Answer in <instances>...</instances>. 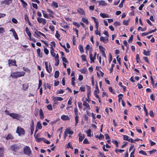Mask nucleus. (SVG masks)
Wrapping results in <instances>:
<instances>
[{"mask_svg": "<svg viewBox=\"0 0 157 157\" xmlns=\"http://www.w3.org/2000/svg\"><path fill=\"white\" fill-rule=\"evenodd\" d=\"M42 13H43V14L44 17H45L46 18H49V16L47 14L45 13H44V11L43 10H42Z\"/></svg>", "mask_w": 157, "mask_h": 157, "instance_id": "nucleus-42", "label": "nucleus"}, {"mask_svg": "<svg viewBox=\"0 0 157 157\" xmlns=\"http://www.w3.org/2000/svg\"><path fill=\"white\" fill-rule=\"evenodd\" d=\"M143 54L146 56H148L150 55L149 52L148 51H147L145 50H144Z\"/></svg>", "mask_w": 157, "mask_h": 157, "instance_id": "nucleus-31", "label": "nucleus"}, {"mask_svg": "<svg viewBox=\"0 0 157 157\" xmlns=\"http://www.w3.org/2000/svg\"><path fill=\"white\" fill-rule=\"evenodd\" d=\"M36 128L39 129H41L42 128L41 124L40 122H38L37 123Z\"/></svg>", "mask_w": 157, "mask_h": 157, "instance_id": "nucleus-30", "label": "nucleus"}, {"mask_svg": "<svg viewBox=\"0 0 157 157\" xmlns=\"http://www.w3.org/2000/svg\"><path fill=\"white\" fill-rule=\"evenodd\" d=\"M73 133V132L71 131L70 129L67 128L64 132V133L65 135V136H64L65 138L66 137V136L67 134L72 135Z\"/></svg>", "mask_w": 157, "mask_h": 157, "instance_id": "nucleus-9", "label": "nucleus"}, {"mask_svg": "<svg viewBox=\"0 0 157 157\" xmlns=\"http://www.w3.org/2000/svg\"><path fill=\"white\" fill-rule=\"evenodd\" d=\"M4 149V148L2 147H0V157L3 156Z\"/></svg>", "mask_w": 157, "mask_h": 157, "instance_id": "nucleus-17", "label": "nucleus"}, {"mask_svg": "<svg viewBox=\"0 0 157 157\" xmlns=\"http://www.w3.org/2000/svg\"><path fill=\"white\" fill-rule=\"evenodd\" d=\"M44 53L46 55L48 54L49 53V51H48V50L45 48H44Z\"/></svg>", "mask_w": 157, "mask_h": 157, "instance_id": "nucleus-54", "label": "nucleus"}, {"mask_svg": "<svg viewBox=\"0 0 157 157\" xmlns=\"http://www.w3.org/2000/svg\"><path fill=\"white\" fill-rule=\"evenodd\" d=\"M73 24L75 26H76L78 28H79L80 26V25L78 23L76 22H73Z\"/></svg>", "mask_w": 157, "mask_h": 157, "instance_id": "nucleus-48", "label": "nucleus"}, {"mask_svg": "<svg viewBox=\"0 0 157 157\" xmlns=\"http://www.w3.org/2000/svg\"><path fill=\"white\" fill-rule=\"evenodd\" d=\"M139 153L140 154H142L143 155H147V154L146 153V152L145 151H143V150H141V151H140L139 152Z\"/></svg>", "mask_w": 157, "mask_h": 157, "instance_id": "nucleus-40", "label": "nucleus"}, {"mask_svg": "<svg viewBox=\"0 0 157 157\" xmlns=\"http://www.w3.org/2000/svg\"><path fill=\"white\" fill-rule=\"evenodd\" d=\"M30 130L31 135H32L33 134L34 131V128H33V126L32 125H31Z\"/></svg>", "mask_w": 157, "mask_h": 157, "instance_id": "nucleus-41", "label": "nucleus"}, {"mask_svg": "<svg viewBox=\"0 0 157 157\" xmlns=\"http://www.w3.org/2000/svg\"><path fill=\"white\" fill-rule=\"evenodd\" d=\"M13 139V136L10 134H9L6 137V140L11 139Z\"/></svg>", "mask_w": 157, "mask_h": 157, "instance_id": "nucleus-32", "label": "nucleus"}, {"mask_svg": "<svg viewBox=\"0 0 157 157\" xmlns=\"http://www.w3.org/2000/svg\"><path fill=\"white\" fill-rule=\"evenodd\" d=\"M98 2L100 5L105 6L107 5V4L103 1H99Z\"/></svg>", "mask_w": 157, "mask_h": 157, "instance_id": "nucleus-27", "label": "nucleus"}, {"mask_svg": "<svg viewBox=\"0 0 157 157\" xmlns=\"http://www.w3.org/2000/svg\"><path fill=\"white\" fill-rule=\"evenodd\" d=\"M61 118L62 120L64 121L69 120H70V118L68 116L64 115L61 116Z\"/></svg>", "mask_w": 157, "mask_h": 157, "instance_id": "nucleus-15", "label": "nucleus"}, {"mask_svg": "<svg viewBox=\"0 0 157 157\" xmlns=\"http://www.w3.org/2000/svg\"><path fill=\"white\" fill-rule=\"evenodd\" d=\"M79 50H80V51L81 52V53H82L84 52L83 47L81 44H80L79 45Z\"/></svg>", "mask_w": 157, "mask_h": 157, "instance_id": "nucleus-38", "label": "nucleus"}, {"mask_svg": "<svg viewBox=\"0 0 157 157\" xmlns=\"http://www.w3.org/2000/svg\"><path fill=\"white\" fill-rule=\"evenodd\" d=\"M82 60L84 61H86V56L85 55H82L81 56Z\"/></svg>", "mask_w": 157, "mask_h": 157, "instance_id": "nucleus-49", "label": "nucleus"}, {"mask_svg": "<svg viewBox=\"0 0 157 157\" xmlns=\"http://www.w3.org/2000/svg\"><path fill=\"white\" fill-rule=\"evenodd\" d=\"M23 89L24 90H26L28 88V85L26 84H23L22 85Z\"/></svg>", "mask_w": 157, "mask_h": 157, "instance_id": "nucleus-34", "label": "nucleus"}, {"mask_svg": "<svg viewBox=\"0 0 157 157\" xmlns=\"http://www.w3.org/2000/svg\"><path fill=\"white\" fill-rule=\"evenodd\" d=\"M90 58L91 60L90 63H91L92 62H94V60L96 59L95 56L92 57V55L90 53Z\"/></svg>", "mask_w": 157, "mask_h": 157, "instance_id": "nucleus-19", "label": "nucleus"}, {"mask_svg": "<svg viewBox=\"0 0 157 157\" xmlns=\"http://www.w3.org/2000/svg\"><path fill=\"white\" fill-rule=\"evenodd\" d=\"M124 151V150H122V149H116L115 151V152L116 153H117V152H119L120 153H122V152H123Z\"/></svg>", "mask_w": 157, "mask_h": 157, "instance_id": "nucleus-44", "label": "nucleus"}, {"mask_svg": "<svg viewBox=\"0 0 157 157\" xmlns=\"http://www.w3.org/2000/svg\"><path fill=\"white\" fill-rule=\"evenodd\" d=\"M21 145L20 144H14L10 147L11 150L13 151L16 152L19 149L21 148Z\"/></svg>", "mask_w": 157, "mask_h": 157, "instance_id": "nucleus-3", "label": "nucleus"}, {"mask_svg": "<svg viewBox=\"0 0 157 157\" xmlns=\"http://www.w3.org/2000/svg\"><path fill=\"white\" fill-rule=\"evenodd\" d=\"M109 91L110 92H111L112 94H115V92L114 91H113V89L112 87H109Z\"/></svg>", "mask_w": 157, "mask_h": 157, "instance_id": "nucleus-50", "label": "nucleus"}, {"mask_svg": "<svg viewBox=\"0 0 157 157\" xmlns=\"http://www.w3.org/2000/svg\"><path fill=\"white\" fill-rule=\"evenodd\" d=\"M49 28L52 32H53L54 31V26H53L50 25Z\"/></svg>", "mask_w": 157, "mask_h": 157, "instance_id": "nucleus-56", "label": "nucleus"}, {"mask_svg": "<svg viewBox=\"0 0 157 157\" xmlns=\"http://www.w3.org/2000/svg\"><path fill=\"white\" fill-rule=\"evenodd\" d=\"M59 56L58 54H56V56H55L54 58L55 59V60L56 62V63L55 64V65L56 66H57L59 65Z\"/></svg>", "mask_w": 157, "mask_h": 157, "instance_id": "nucleus-10", "label": "nucleus"}, {"mask_svg": "<svg viewBox=\"0 0 157 157\" xmlns=\"http://www.w3.org/2000/svg\"><path fill=\"white\" fill-rule=\"evenodd\" d=\"M25 21H29V17L27 14L25 15Z\"/></svg>", "mask_w": 157, "mask_h": 157, "instance_id": "nucleus-58", "label": "nucleus"}, {"mask_svg": "<svg viewBox=\"0 0 157 157\" xmlns=\"http://www.w3.org/2000/svg\"><path fill=\"white\" fill-rule=\"evenodd\" d=\"M80 90L82 92H84L85 90V88L84 87L81 86L80 88Z\"/></svg>", "mask_w": 157, "mask_h": 157, "instance_id": "nucleus-63", "label": "nucleus"}, {"mask_svg": "<svg viewBox=\"0 0 157 157\" xmlns=\"http://www.w3.org/2000/svg\"><path fill=\"white\" fill-rule=\"evenodd\" d=\"M36 139L37 141L38 142H40L42 141H44V138H39L36 136Z\"/></svg>", "mask_w": 157, "mask_h": 157, "instance_id": "nucleus-26", "label": "nucleus"}, {"mask_svg": "<svg viewBox=\"0 0 157 157\" xmlns=\"http://www.w3.org/2000/svg\"><path fill=\"white\" fill-rule=\"evenodd\" d=\"M100 16L103 18L109 17L108 14L105 13H101Z\"/></svg>", "mask_w": 157, "mask_h": 157, "instance_id": "nucleus-22", "label": "nucleus"}, {"mask_svg": "<svg viewBox=\"0 0 157 157\" xmlns=\"http://www.w3.org/2000/svg\"><path fill=\"white\" fill-rule=\"evenodd\" d=\"M91 130L90 129H89L87 131H86V133L88 136H91Z\"/></svg>", "mask_w": 157, "mask_h": 157, "instance_id": "nucleus-36", "label": "nucleus"}, {"mask_svg": "<svg viewBox=\"0 0 157 157\" xmlns=\"http://www.w3.org/2000/svg\"><path fill=\"white\" fill-rule=\"evenodd\" d=\"M59 75V72L58 71H56L54 74V77L56 78H57Z\"/></svg>", "mask_w": 157, "mask_h": 157, "instance_id": "nucleus-25", "label": "nucleus"}, {"mask_svg": "<svg viewBox=\"0 0 157 157\" xmlns=\"http://www.w3.org/2000/svg\"><path fill=\"white\" fill-rule=\"evenodd\" d=\"M62 59L63 62H64L66 63H67L68 62L67 59L65 57H62Z\"/></svg>", "mask_w": 157, "mask_h": 157, "instance_id": "nucleus-55", "label": "nucleus"}, {"mask_svg": "<svg viewBox=\"0 0 157 157\" xmlns=\"http://www.w3.org/2000/svg\"><path fill=\"white\" fill-rule=\"evenodd\" d=\"M83 105L86 106L88 109H90V107L89 104L86 101H84L83 103Z\"/></svg>", "mask_w": 157, "mask_h": 157, "instance_id": "nucleus-21", "label": "nucleus"}, {"mask_svg": "<svg viewBox=\"0 0 157 157\" xmlns=\"http://www.w3.org/2000/svg\"><path fill=\"white\" fill-rule=\"evenodd\" d=\"M133 35H131L130 37V38L129 39V40H128V42L130 43V42H132L133 40Z\"/></svg>", "mask_w": 157, "mask_h": 157, "instance_id": "nucleus-52", "label": "nucleus"}, {"mask_svg": "<svg viewBox=\"0 0 157 157\" xmlns=\"http://www.w3.org/2000/svg\"><path fill=\"white\" fill-rule=\"evenodd\" d=\"M37 53L38 54L39 56L40 57H42V56H40V50L39 48H38L36 50Z\"/></svg>", "mask_w": 157, "mask_h": 157, "instance_id": "nucleus-53", "label": "nucleus"}, {"mask_svg": "<svg viewBox=\"0 0 157 157\" xmlns=\"http://www.w3.org/2000/svg\"><path fill=\"white\" fill-rule=\"evenodd\" d=\"M100 40L103 41L104 43H107L109 42L108 37L101 36L100 37Z\"/></svg>", "mask_w": 157, "mask_h": 157, "instance_id": "nucleus-7", "label": "nucleus"}, {"mask_svg": "<svg viewBox=\"0 0 157 157\" xmlns=\"http://www.w3.org/2000/svg\"><path fill=\"white\" fill-rule=\"evenodd\" d=\"M20 1L23 4V6L24 8L26 7L27 5V3L23 0H21Z\"/></svg>", "mask_w": 157, "mask_h": 157, "instance_id": "nucleus-28", "label": "nucleus"}, {"mask_svg": "<svg viewBox=\"0 0 157 157\" xmlns=\"http://www.w3.org/2000/svg\"><path fill=\"white\" fill-rule=\"evenodd\" d=\"M123 96V95L122 94H120L118 95V97H119V99L118 101L119 102H120V100L122 99V97Z\"/></svg>", "mask_w": 157, "mask_h": 157, "instance_id": "nucleus-46", "label": "nucleus"}, {"mask_svg": "<svg viewBox=\"0 0 157 157\" xmlns=\"http://www.w3.org/2000/svg\"><path fill=\"white\" fill-rule=\"evenodd\" d=\"M136 60L137 62L139 63V60L140 59V58L139 56V55L138 54H136Z\"/></svg>", "mask_w": 157, "mask_h": 157, "instance_id": "nucleus-59", "label": "nucleus"}, {"mask_svg": "<svg viewBox=\"0 0 157 157\" xmlns=\"http://www.w3.org/2000/svg\"><path fill=\"white\" fill-rule=\"evenodd\" d=\"M130 21V19H128L127 20H124L123 21V23L124 25H128V23Z\"/></svg>", "mask_w": 157, "mask_h": 157, "instance_id": "nucleus-33", "label": "nucleus"}, {"mask_svg": "<svg viewBox=\"0 0 157 157\" xmlns=\"http://www.w3.org/2000/svg\"><path fill=\"white\" fill-rule=\"evenodd\" d=\"M24 129L20 127H18L17 128L16 132L18 133L19 135H24L25 133Z\"/></svg>", "mask_w": 157, "mask_h": 157, "instance_id": "nucleus-5", "label": "nucleus"}, {"mask_svg": "<svg viewBox=\"0 0 157 157\" xmlns=\"http://www.w3.org/2000/svg\"><path fill=\"white\" fill-rule=\"evenodd\" d=\"M124 138L123 139L124 140H128L129 137L128 136L126 135H123Z\"/></svg>", "mask_w": 157, "mask_h": 157, "instance_id": "nucleus-62", "label": "nucleus"}, {"mask_svg": "<svg viewBox=\"0 0 157 157\" xmlns=\"http://www.w3.org/2000/svg\"><path fill=\"white\" fill-rule=\"evenodd\" d=\"M25 73L23 71H16L11 73L10 76L13 78H18L24 76Z\"/></svg>", "mask_w": 157, "mask_h": 157, "instance_id": "nucleus-1", "label": "nucleus"}, {"mask_svg": "<svg viewBox=\"0 0 157 157\" xmlns=\"http://www.w3.org/2000/svg\"><path fill=\"white\" fill-rule=\"evenodd\" d=\"M87 98L88 99L89 98L90 95L91 93L90 87L88 86H87Z\"/></svg>", "mask_w": 157, "mask_h": 157, "instance_id": "nucleus-16", "label": "nucleus"}, {"mask_svg": "<svg viewBox=\"0 0 157 157\" xmlns=\"http://www.w3.org/2000/svg\"><path fill=\"white\" fill-rule=\"evenodd\" d=\"M78 116H75V125H76L78 123Z\"/></svg>", "mask_w": 157, "mask_h": 157, "instance_id": "nucleus-43", "label": "nucleus"}, {"mask_svg": "<svg viewBox=\"0 0 157 157\" xmlns=\"http://www.w3.org/2000/svg\"><path fill=\"white\" fill-rule=\"evenodd\" d=\"M52 5L56 8H58V3L54 1L52 2Z\"/></svg>", "mask_w": 157, "mask_h": 157, "instance_id": "nucleus-23", "label": "nucleus"}, {"mask_svg": "<svg viewBox=\"0 0 157 157\" xmlns=\"http://www.w3.org/2000/svg\"><path fill=\"white\" fill-rule=\"evenodd\" d=\"M77 12L81 15H84L85 12L81 8H79L77 9Z\"/></svg>", "mask_w": 157, "mask_h": 157, "instance_id": "nucleus-11", "label": "nucleus"}, {"mask_svg": "<svg viewBox=\"0 0 157 157\" xmlns=\"http://www.w3.org/2000/svg\"><path fill=\"white\" fill-rule=\"evenodd\" d=\"M82 21L86 25L88 24L89 22L88 20L85 18H82Z\"/></svg>", "mask_w": 157, "mask_h": 157, "instance_id": "nucleus-29", "label": "nucleus"}, {"mask_svg": "<svg viewBox=\"0 0 157 157\" xmlns=\"http://www.w3.org/2000/svg\"><path fill=\"white\" fill-rule=\"evenodd\" d=\"M12 21L14 23L16 24L17 22V19L14 18H13L12 19Z\"/></svg>", "mask_w": 157, "mask_h": 157, "instance_id": "nucleus-64", "label": "nucleus"}, {"mask_svg": "<svg viewBox=\"0 0 157 157\" xmlns=\"http://www.w3.org/2000/svg\"><path fill=\"white\" fill-rule=\"evenodd\" d=\"M135 150V148H134V149L132 152H131L130 154V157H133V156H134V153Z\"/></svg>", "mask_w": 157, "mask_h": 157, "instance_id": "nucleus-51", "label": "nucleus"}, {"mask_svg": "<svg viewBox=\"0 0 157 157\" xmlns=\"http://www.w3.org/2000/svg\"><path fill=\"white\" fill-rule=\"evenodd\" d=\"M16 63V62L15 60L9 59L8 60V63L9 64H11L13 65H15Z\"/></svg>", "mask_w": 157, "mask_h": 157, "instance_id": "nucleus-18", "label": "nucleus"}, {"mask_svg": "<svg viewBox=\"0 0 157 157\" xmlns=\"http://www.w3.org/2000/svg\"><path fill=\"white\" fill-rule=\"evenodd\" d=\"M146 29V28H142L141 27H139L138 28V30L139 31L140 30H141V31L142 32L144 31H145V30Z\"/></svg>", "mask_w": 157, "mask_h": 157, "instance_id": "nucleus-37", "label": "nucleus"}, {"mask_svg": "<svg viewBox=\"0 0 157 157\" xmlns=\"http://www.w3.org/2000/svg\"><path fill=\"white\" fill-rule=\"evenodd\" d=\"M49 69H48V73H50L52 72V67L51 65V64H50V63L49 64Z\"/></svg>", "mask_w": 157, "mask_h": 157, "instance_id": "nucleus-47", "label": "nucleus"}, {"mask_svg": "<svg viewBox=\"0 0 157 157\" xmlns=\"http://www.w3.org/2000/svg\"><path fill=\"white\" fill-rule=\"evenodd\" d=\"M71 80L72 85L73 86H74L75 84V83L74 82L75 80V77H72L71 79Z\"/></svg>", "mask_w": 157, "mask_h": 157, "instance_id": "nucleus-35", "label": "nucleus"}, {"mask_svg": "<svg viewBox=\"0 0 157 157\" xmlns=\"http://www.w3.org/2000/svg\"><path fill=\"white\" fill-rule=\"evenodd\" d=\"M149 115L151 116L152 117H153L154 116V114L152 110H151L150 111Z\"/></svg>", "mask_w": 157, "mask_h": 157, "instance_id": "nucleus-61", "label": "nucleus"}, {"mask_svg": "<svg viewBox=\"0 0 157 157\" xmlns=\"http://www.w3.org/2000/svg\"><path fill=\"white\" fill-rule=\"evenodd\" d=\"M6 114L10 115V117H12L13 119H15L17 120H19L21 117V115L13 113H7Z\"/></svg>", "mask_w": 157, "mask_h": 157, "instance_id": "nucleus-4", "label": "nucleus"}, {"mask_svg": "<svg viewBox=\"0 0 157 157\" xmlns=\"http://www.w3.org/2000/svg\"><path fill=\"white\" fill-rule=\"evenodd\" d=\"M123 43L124 45L126 47H128L129 46V45L128 44L126 40L124 41Z\"/></svg>", "mask_w": 157, "mask_h": 157, "instance_id": "nucleus-57", "label": "nucleus"}, {"mask_svg": "<svg viewBox=\"0 0 157 157\" xmlns=\"http://www.w3.org/2000/svg\"><path fill=\"white\" fill-rule=\"evenodd\" d=\"M24 153L26 155L29 156L32 154V151L28 146H26L23 149Z\"/></svg>", "mask_w": 157, "mask_h": 157, "instance_id": "nucleus-2", "label": "nucleus"}, {"mask_svg": "<svg viewBox=\"0 0 157 157\" xmlns=\"http://www.w3.org/2000/svg\"><path fill=\"white\" fill-rule=\"evenodd\" d=\"M63 99L60 97H54L53 98V100L54 102H56L57 101H62Z\"/></svg>", "mask_w": 157, "mask_h": 157, "instance_id": "nucleus-13", "label": "nucleus"}, {"mask_svg": "<svg viewBox=\"0 0 157 157\" xmlns=\"http://www.w3.org/2000/svg\"><path fill=\"white\" fill-rule=\"evenodd\" d=\"M78 136H79V141H82L83 139L85 138V135L84 134H82L81 133H80L78 134Z\"/></svg>", "mask_w": 157, "mask_h": 157, "instance_id": "nucleus-12", "label": "nucleus"}, {"mask_svg": "<svg viewBox=\"0 0 157 157\" xmlns=\"http://www.w3.org/2000/svg\"><path fill=\"white\" fill-rule=\"evenodd\" d=\"M25 31L26 33L29 36L30 38L31 34V33L29 31V29L28 28L26 27L25 28Z\"/></svg>", "mask_w": 157, "mask_h": 157, "instance_id": "nucleus-20", "label": "nucleus"}, {"mask_svg": "<svg viewBox=\"0 0 157 157\" xmlns=\"http://www.w3.org/2000/svg\"><path fill=\"white\" fill-rule=\"evenodd\" d=\"M113 25L114 26H120V22L117 21H116L114 23Z\"/></svg>", "mask_w": 157, "mask_h": 157, "instance_id": "nucleus-45", "label": "nucleus"}, {"mask_svg": "<svg viewBox=\"0 0 157 157\" xmlns=\"http://www.w3.org/2000/svg\"><path fill=\"white\" fill-rule=\"evenodd\" d=\"M99 48L100 51H101V53L105 52V49L101 45L99 46Z\"/></svg>", "mask_w": 157, "mask_h": 157, "instance_id": "nucleus-24", "label": "nucleus"}, {"mask_svg": "<svg viewBox=\"0 0 157 157\" xmlns=\"http://www.w3.org/2000/svg\"><path fill=\"white\" fill-rule=\"evenodd\" d=\"M72 99L71 98H70L67 103V104L68 105H71L72 104Z\"/></svg>", "mask_w": 157, "mask_h": 157, "instance_id": "nucleus-60", "label": "nucleus"}, {"mask_svg": "<svg viewBox=\"0 0 157 157\" xmlns=\"http://www.w3.org/2000/svg\"><path fill=\"white\" fill-rule=\"evenodd\" d=\"M13 36H14L15 39L16 40L18 39V37L17 36V34L16 32H14V33H13Z\"/></svg>", "mask_w": 157, "mask_h": 157, "instance_id": "nucleus-39", "label": "nucleus"}, {"mask_svg": "<svg viewBox=\"0 0 157 157\" xmlns=\"http://www.w3.org/2000/svg\"><path fill=\"white\" fill-rule=\"evenodd\" d=\"M39 115L41 119H43L44 118V114L42 109H40Z\"/></svg>", "mask_w": 157, "mask_h": 157, "instance_id": "nucleus-14", "label": "nucleus"}, {"mask_svg": "<svg viewBox=\"0 0 157 157\" xmlns=\"http://www.w3.org/2000/svg\"><path fill=\"white\" fill-rule=\"evenodd\" d=\"M12 3L11 0H5L3 1H2L1 2V5L3 4H5L6 5H9L10 3Z\"/></svg>", "mask_w": 157, "mask_h": 157, "instance_id": "nucleus-8", "label": "nucleus"}, {"mask_svg": "<svg viewBox=\"0 0 157 157\" xmlns=\"http://www.w3.org/2000/svg\"><path fill=\"white\" fill-rule=\"evenodd\" d=\"M37 20L39 23H41L44 25L46 24V21L45 19L42 18L38 17L37 18Z\"/></svg>", "mask_w": 157, "mask_h": 157, "instance_id": "nucleus-6", "label": "nucleus"}]
</instances>
